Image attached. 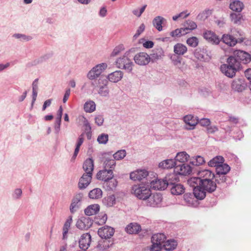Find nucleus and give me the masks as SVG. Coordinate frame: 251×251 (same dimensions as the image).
I'll use <instances>...</instances> for the list:
<instances>
[{
  "mask_svg": "<svg viewBox=\"0 0 251 251\" xmlns=\"http://www.w3.org/2000/svg\"><path fill=\"white\" fill-rule=\"evenodd\" d=\"M171 59L176 66H178L181 63V58L176 54L171 56Z\"/></svg>",
  "mask_w": 251,
  "mask_h": 251,
  "instance_id": "54",
  "label": "nucleus"
},
{
  "mask_svg": "<svg viewBox=\"0 0 251 251\" xmlns=\"http://www.w3.org/2000/svg\"><path fill=\"white\" fill-rule=\"evenodd\" d=\"M145 25L144 24H142L138 27L136 33L134 35L133 38H137L145 30Z\"/></svg>",
  "mask_w": 251,
  "mask_h": 251,
  "instance_id": "56",
  "label": "nucleus"
},
{
  "mask_svg": "<svg viewBox=\"0 0 251 251\" xmlns=\"http://www.w3.org/2000/svg\"><path fill=\"white\" fill-rule=\"evenodd\" d=\"M52 52H50L45 54L43 56L39 57L38 58H37L33 60L31 63V65L33 66H35L38 64L42 63L43 62L46 61L47 60L50 58L52 56Z\"/></svg>",
  "mask_w": 251,
  "mask_h": 251,
  "instance_id": "34",
  "label": "nucleus"
},
{
  "mask_svg": "<svg viewBox=\"0 0 251 251\" xmlns=\"http://www.w3.org/2000/svg\"><path fill=\"white\" fill-rule=\"evenodd\" d=\"M245 75L246 78L251 82V69H247L245 71Z\"/></svg>",
  "mask_w": 251,
  "mask_h": 251,
  "instance_id": "64",
  "label": "nucleus"
},
{
  "mask_svg": "<svg viewBox=\"0 0 251 251\" xmlns=\"http://www.w3.org/2000/svg\"><path fill=\"white\" fill-rule=\"evenodd\" d=\"M175 174H169L165 177V182L168 184V187L170 186V184H175L178 181V178Z\"/></svg>",
  "mask_w": 251,
  "mask_h": 251,
  "instance_id": "40",
  "label": "nucleus"
},
{
  "mask_svg": "<svg viewBox=\"0 0 251 251\" xmlns=\"http://www.w3.org/2000/svg\"><path fill=\"white\" fill-rule=\"evenodd\" d=\"M70 92H71V90H70V88L67 89L66 90V91H65V93L64 95L63 99V103H65L67 101V100H68V98L70 95Z\"/></svg>",
  "mask_w": 251,
  "mask_h": 251,
  "instance_id": "62",
  "label": "nucleus"
},
{
  "mask_svg": "<svg viewBox=\"0 0 251 251\" xmlns=\"http://www.w3.org/2000/svg\"><path fill=\"white\" fill-rule=\"evenodd\" d=\"M95 123L97 126H101L103 122V118L101 115H98L95 118Z\"/></svg>",
  "mask_w": 251,
  "mask_h": 251,
  "instance_id": "60",
  "label": "nucleus"
},
{
  "mask_svg": "<svg viewBox=\"0 0 251 251\" xmlns=\"http://www.w3.org/2000/svg\"><path fill=\"white\" fill-rule=\"evenodd\" d=\"M63 114V108L62 106H60L57 113V117L55 119V126H60L61 118Z\"/></svg>",
  "mask_w": 251,
  "mask_h": 251,
  "instance_id": "49",
  "label": "nucleus"
},
{
  "mask_svg": "<svg viewBox=\"0 0 251 251\" xmlns=\"http://www.w3.org/2000/svg\"><path fill=\"white\" fill-rule=\"evenodd\" d=\"M247 87L246 83L243 78H237L233 80L231 88L235 91L238 92L244 90Z\"/></svg>",
  "mask_w": 251,
  "mask_h": 251,
  "instance_id": "17",
  "label": "nucleus"
},
{
  "mask_svg": "<svg viewBox=\"0 0 251 251\" xmlns=\"http://www.w3.org/2000/svg\"><path fill=\"white\" fill-rule=\"evenodd\" d=\"M224 161L225 160L223 156H217L210 160L208 162V164L210 167H215L216 168H217V166H219L221 164L223 163Z\"/></svg>",
  "mask_w": 251,
  "mask_h": 251,
  "instance_id": "33",
  "label": "nucleus"
},
{
  "mask_svg": "<svg viewBox=\"0 0 251 251\" xmlns=\"http://www.w3.org/2000/svg\"><path fill=\"white\" fill-rule=\"evenodd\" d=\"M125 50L124 46L123 44H120L116 46L111 53L112 56H116Z\"/></svg>",
  "mask_w": 251,
  "mask_h": 251,
  "instance_id": "50",
  "label": "nucleus"
},
{
  "mask_svg": "<svg viewBox=\"0 0 251 251\" xmlns=\"http://www.w3.org/2000/svg\"><path fill=\"white\" fill-rule=\"evenodd\" d=\"M230 167L227 164H221L216 168V182L218 185H223L226 183L227 174L230 171Z\"/></svg>",
  "mask_w": 251,
  "mask_h": 251,
  "instance_id": "5",
  "label": "nucleus"
},
{
  "mask_svg": "<svg viewBox=\"0 0 251 251\" xmlns=\"http://www.w3.org/2000/svg\"><path fill=\"white\" fill-rule=\"evenodd\" d=\"M96 109V104L94 101L89 100L85 103L84 104V109L86 112L91 113Z\"/></svg>",
  "mask_w": 251,
  "mask_h": 251,
  "instance_id": "42",
  "label": "nucleus"
},
{
  "mask_svg": "<svg viewBox=\"0 0 251 251\" xmlns=\"http://www.w3.org/2000/svg\"><path fill=\"white\" fill-rule=\"evenodd\" d=\"M150 187L155 190H164L168 187V184L165 182V179L154 178L150 180Z\"/></svg>",
  "mask_w": 251,
  "mask_h": 251,
  "instance_id": "11",
  "label": "nucleus"
},
{
  "mask_svg": "<svg viewBox=\"0 0 251 251\" xmlns=\"http://www.w3.org/2000/svg\"><path fill=\"white\" fill-rule=\"evenodd\" d=\"M241 64L234 57L229 56L226 63L222 64L220 69L223 74L229 78L233 77L237 71L240 70Z\"/></svg>",
  "mask_w": 251,
  "mask_h": 251,
  "instance_id": "3",
  "label": "nucleus"
},
{
  "mask_svg": "<svg viewBox=\"0 0 251 251\" xmlns=\"http://www.w3.org/2000/svg\"><path fill=\"white\" fill-rule=\"evenodd\" d=\"M125 229L129 234H136L141 230V226L137 223H130L126 226Z\"/></svg>",
  "mask_w": 251,
  "mask_h": 251,
  "instance_id": "27",
  "label": "nucleus"
},
{
  "mask_svg": "<svg viewBox=\"0 0 251 251\" xmlns=\"http://www.w3.org/2000/svg\"><path fill=\"white\" fill-rule=\"evenodd\" d=\"M98 232L102 239H105L101 244L103 248L101 251H109L110 227L108 226L102 227L99 229Z\"/></svg>",
  "mask_w": 251,
  "mask_h": 251,
  "instance_id": "8",
  "label": "nucleus"
},
{
  "mask_svg": "<svg viewBox=\"0 0 251 251\" xmlns=\"http://www.w3.org/2000/svg\"><path fill=\"white\" fill-rule=\"evenodd\" d=\"M177 245V242L175 240H169L165 243L163 247L165 250L170 251L175 249Z\"/></svg>",
  "mask_w": 251,
  "mask_h": 251,
  "instance_id": "38",
  "label": "nucleus"
},
{
  "mask_svg": "<svg viewBox=\"0 0 251 251\" xmlns=\"http://www.w3.org/2000/svg\"><path fill=\"white\" fill-rule=\"evenodd\" d=\"M187 44L193 48L196 47L199 44V40L196 37H192L187 39Z\"/></svg>",
  "mask_w": 251,
  "mask_h": 251,
  "instance_id": "48",
  "label": "nucleus"
},
{
  "mask_svg": "<svg viewBox=\"0 0 251 251\" xmlns=\"http://www.w3.org/2000/svg\"><path fill=\"white\" fill-rule=\"evenodd\" d=\"M149 203L150 206L154 207L161 202L162 200V196L159 193L154 194L148 198Z\"/></svg>",
  "mask_w": 251,
  "mask_h": 251,
  "instance_id": "22",
  "label": "nucleus"
},
{
  "mask_svg": "<svg viewBox=\"0 0 251 251\" xmlns=\"http://www.w3.org/2000/svg\"><path fill=\"white\" fill-rule=\"evenodd\" d=\"M229 7L233 11L241 12L244 8V4L239 0H231Z\"/></svg>",
  "mask_w": 251,
  "mask_h": 251,
  "instance_id": "23",
  "label": "nucleus"
},
{
  "mask_svg": "<svg viewBox=\"0 0 251 251\" xmlns=\"http://www.w3.org/2000/svg\"><path fill=\"white\" fill-rule=\"evenodd\" d=\"M188 184L194 188V194L195 198L198 200H203L206 193H212L217 188L222 185H218L216 181L213 179H207L204 181L199 180L198 178H190L187 180Z\"/></svg>",
  "mask_w": 251,
  "mask_h": 251,
  "instance_id": "2",
  "label": "nucleus"
},
{
  "mask_svg": "<svg viewBox=\"0 0 251 251\" xmlns=\"http://www.w3.org/2000/svg\"><path fill=\"white\" fill-rule=\"evenodd\" d=\"M82 198V196L81 194H77L75 195L70 206V211L72 213H73L75 210V208L77 207L78 203L80 201Z\"/></svg>",
  "mask_w": 251,
  "mask_h": 251,
  "instance_id": "36",
  "label": "nucleus"
},
{
  "mask_svg": "<svg viewBox=\"0 0 251 251\" xmlns=\"http://www.w3.org/2000/svg\"><path fill=\"white\" fill-rule=\"evenodd\" d=\"M169 188L170 189L171 192L174 195H179L184 192V186L178 183L170 184Z\"/></svg>",
  "mask_w": 251,
  "mask_h": 251,
  "instance_id": "21",
  "label": "nucleus"
},
{
  "mask_svg": "<svg viewBox=\"0 0 251 251\" xmlns=\"http://www.w3.org/2000/svg\"><path fill=\"white\" fill-rule=\"evenodd\" d=\"M177 162H175L174 160L170 159H166L162 161L159 164V167L163 169H168L172 168H176V166Z\"/></svg>",
  "mask_w": 251,
  "mask_h": 251,
  "instance_id": "24",
  "label": "nucleus"
},
{
  "mask_svg": "<svg viewBox=\"0 0 251 251\" xmlns=\"http://www.w3.org/2000/svg\"><path fill=\"white\" fill-rule=\"evenodd\" d=\"M92 173H84L80 178L78 184V187L80 189L86 188L90 183L92 180Z\"/></svg>",
  "mask_w": 251,
  "mask_h": 251,
  "instance_id": "16",
  "label": "nucleus"
},
{
  "mask_svg": "<svg viewBox=\"0 0 251 251\" xmlns=\"http://www.w3.org/2000/svg\"><path fill=\"white\" fill-rule=\"evenodd\" d=\"M229 18L233 24L237 25H240L242 20H243V15L241 12L231 13L229 15Z\"/></svg>",
  "mask_w": 251,
  "mask_h": 251,
  "instance_id": "25",
  "label": "nucleus"
},
{
  "mask_svg": "<svg viewBox=\"0 0 251 251\" xmlns=\"http://www.w3.org/2000/svg\"><path fill=\"white\" fill-rule=\"evenodd\" d=\"M123 76V73L121 71H116L111 73V82H117L119 81Z\"/></svg>",
  "mask_w": 251,
  "mask_h": 251,
  "instance_id": "37",
  "label": "nucleus"
},
{
  "mask_svg": "<svg viewBox=\"0 0 251 251\" xmlns=\"http://www.w3.org/2000/svg\"><path fill=\"white\" fill-rule=\"evenodd\" d=\"M83 169L86 173H92L94 170V161L92 159H87L83 165Z\"/></svg>",
  "mask_w": 251,
  "mask_h": 251,
  "instance_id": "29",
  "label": "nucleus"
},
{
  "mask_svg": "<svg viewBox=\"0 0 251 251\" xmlns=\"http://www.w3.org/2000/svg\"><path fill=\"white\" fill-rule=\"evenodd\" d=\"M165 19L161 16L156 17L152 21L153 26L159 31L162 30V24Z\"/></svg>",
  "mask_w": 251,
  "mask_h": 251,
  "instance_id": "35",
  "label": "nucleus"
},
{
  "mask_svg": "<svg viewBox=\"0 0 251 251\" xmlns=\"http://www.w3.org/2000/svg\"><path fill=\"white\" fill-rule=\"evenodd\" d=\"M83 141H84L83 134H82L79 136V137L78 139V141L76 144V146L73 156L72 158V160H74L75 159L76 157L77 156V155L79 151L80 147L82 144Z\"/></svg>",
  "mask_w": 251,
  "mask_h": 251,
  "instance_id": "41",
  "label": "nucleus"
},
{
  "mask_svg": "<svg viewBox=\"0 0 251 251\" xmlns=\"http://www.w3.org/2000/svg\"><path fill=\"white\" fill-rule=\"evenodd\" d=\"M184 26L185 28H187V31H189V32L190 31L196 29L197 27L196 23L191 20H187L185 23Z\"/></svg>",
  "mask_w": 251,
  "mask_h": 251,
  "instance_id": "46",
  "label": "nucleus"
},
{
  "mask_svg": "<svg viewBox=\"0 0 251 251\" xmlns=\"http://www.w3.org/2000/svg\"><path fill=\"white\" fill-rule=\"evenodd\" d=\"M206 130L208 134H212L218 130L217 126H205Z\"/></svg>",
  "mask_w": 251,
  "mask_h": 251,
  "instance_id": "61",
  "label": "nucleus"
},
{
  "mask_svg": "<svg viewBox=\"0 0 251 251\" xmlns=\"http://www.w3.org/2000/svg\"><path fill=\"white\" fill-rule=\"evenodd\" d=\"M205 54V50L201 48L196 49L194 52V56L200 60H202L204 59Z\"/></svg>",
  "mask_w": 251,
  "mask_h": 251,
  "instance_id": "43",
  "label": "nucleus"
},
{
  "mask_svg": "<svg viewBox=\"0 0 251 251\" xmlns=\"http://www.w3.org/2000/svg\"><path fill=\"white\" fill-rule=\"evenodd\" d=\"M230 57H234L241 64L242 62L244 64H247L251 61V55L248 52L241 50H236L233 52V55Z\"/></svg>",
  "mask_w": 251,
  "mask_h": 251,
  "instance_id": "10",
  "label": "nucleus"
},
{
  "mask_svg": "<svg viewBox=\"0 0 251 251\" xmlns=\"http://www.w3.org/2000/svg\"><path fill=\"white\" fill-rule=\"evenodd\" d=\"M100 211V206L98 204H94L88 206L84 210L85 214L88 216L96 214Z\"/></svg>",
  "mask_w": 251,
  "mask_h": 251,
  "instance_id": "26",
  "label": "nucleus"
},
{
  "mask_svg": "<svg viewBox=\"0 0 251 251\" xmlns=\"http://www.w3.org/2000/svg\"><path fill=\"white\" fill-rule=\"evenodd\" d=\"M92 221L90 218L83 217L77 221L76 226L79 229L87 230L92 226Z\"/></svg>",
  "mask_w": 251,
  "mask_h": 251,
  "instance_id": "15",
  "label": "nucleus"
},
{
  "mask_svg": "<svg viewBox=\"0 0 251 251\" xmlns=\"http://www.w3.org/2000/svg\"><path fill=\"white\" fill-rule=\"evenodd\" d=\"M108 140V135L101 134L99 136L98 138V141L101 144H105L106 143Z\"/></svg>",
  "mask_w": 251,
  "mask_h": 251,
  "instance_id": "57",
  "label": "nucleus"
},
{
  "mask_svg": "<svg viewBox=\"0 0 251 251\" xmlns=\"http://www.w3.org/2000/svg\"><path fill=\"white\" fill-rule=\"evenodd\" d=\"M179 32V29L177 28L171 31L170 32V35L173 37H181Z\"/></svg>",
  "mask_w": 251,
  "mask_h": 251,
  "instance_id": "63",
  "label": "nucleus"
},
{
  "mask_svg": "<svg viewBox=\"0 0 251 251\" xmlns=\"http://www.w3.org/2000/svg\"><path fill=\"white\" fill-rule=\"evenodd\" d=\"M132 50L133 49L129 50L126 51L122 57L117 58L114 63V65L119 69H124L128 73H131L133 70L134 64L131 59L129 58V55Z\"/></svg>",
  "mask_w": 251,
  "mask_h": 251,
  "instance_id": "4",
  "label": "nucleus"
},
{
  "mask_svg": "<svg viewBox=\"0 0 251 251\" xmlns=\"http://www.w3.org/2000/svg\"><path fill=\"white\" fill-rule=\"evenodd\" d=\"M89 196L90 199H98L101 197L102 191L99 188L94 189L89 192Z\"/></svg>",
  "mask_w": 251,
  "mask_h": 251,
  "instance_id": "39",
  "label": "nucleus"
},
{
  "mask_svg": "<svg viewBox=\"0 0 251 251\" xmlns=\"http://www.w3.org/2000/svg\"><path fill=\"white\" fill-rule=\"evenodd\" d=\"M161 53H153L150 55V62L151 61L154 62L161 58Z\"/></svg>",
  "mask_w": 251,
  "mask_h": 251,
  "instance_id": "55",
  "label": "nucleus"
},
{
  "mask_svg": "<svg viewBox=\"0 0 251 251\" xmlns=\"http://www.w3.org/2000/svg\"><path fill=\"white\" fill-rule=\"evenodd\" d=\"M192 171L191 166L185 163L178 164L177 163L174 169V173L179 175L186 176L189 175Z\"/></svg>",
  "mask_w": 251,
  "mask_h": 251,
  "instance_id": "13",
  "label": "nucleus"
},
{
  "mask_svg": "<svg viewBox=\"0 0 251 251\" xmlns=\"http://www.w3.org/2000/svg\"><path fill=\"white\" fill-rule=\"evenodd\" d=\"M109 161L106 160L104 163V169L100 170L97 174V178L99 180L108 183L110 180V164Z\"/></svg>",
  "mask_w": 251,
  "mask_h": 251,
  "instance_id": "9",
  "label": "nucleus"
},
{
  "mask_svg": "<svg viewBox=\"0 0 251 251\" xmlns=\"http://www.w3.org/2000/svg\"><path fill=\"white\" fill-rule=\"evenodd\" d=\"M150 55L147 53L141 52L134 56V60L136 64L140 66H145L150 62Z\"/></svg>",
  "mask_w": 251,
  "mask_h": 251,
  "instance_id": "12",
  "label": "nucleus"
},
{
  "mask_svg": "<svg viewBox=\"0 0 251 251\" xmlns=\"http://www.w3.org/2000/svg\"><path fill=\"white\" fill-rule=\"evenodd\" d=\"M166 239L165 235L163 233H157L154 234L151 237V242H156V244L161 246L162 244L164 242Z\"/></svg>",
  "mask_w": 251,
  "mask_h": 251,
  "instance_id": "32",
  "label": "nucleus"
},
{
  "mask_svg": "<svg viewBox=\"0 0 251 251\" xmlns=\"http://www.w3.org/2000/svg\"><path fill=\"white\" fill-rule=\"evenodd\" d=\"M183 121L188 126H197L199 123L197 117H194L192 115H186L183 117Z\"/></svg>",
  "mask_w": 251,
  "mask_h": 251,
  "instance_id": "28",
  "label": "nucleus"
},
{
  "mask_svg": "<svg viewBox=\"0 0 251 251\" xmlns=\"http://www.w3.org/2000/svg\"><path fill=\"white\" fill-rule=\"evenodd\" d=\"M189 157V155L186 152L183 151L177 153L174 160L177 162V164H180L187 161Z\"/></svg>",
  "mask_w": 251,
  "mask_h": 251,
  "instance_id": "30",
  "label": "nucleus"
},
{
  "mask_svg": "<svg viewBox=\"0 0 251 251\" xmlns=\"http://www.w3.org/2000/svg\"><path fill=\"white\" fill-rule=\"evenodd\" d=\"M131 192L139 199L143 200H147L151 194L150 189L142 185L133 186Z\"/></svg>",
  "mask_w": 251,
  "mask_h": 251,
  "instance_id": "7",
  "label": "nucleus"
},
{
  "mask_svg": "<svg viewBox=\"0 0 251 251\" xmlns=\"http://www.w3.org/2000/svg\"><path fill=\"white\" fill-rule=\"evenodd\" d=\"M195 161H191V163L194 165L199 166L202 165L205 162L204 159L203 157L201 156H197L195 158Z\"/></svg>",
  "mask_w": 251,
  "mask_h": 251,
  "instance_id": "52",
  "label": "nucleus"
},
{
  "mask_svg": "<svg viewBox=\"0 0 251 251\" xmlns=\"http://www.w3.org/2000/svg\"><path fill=\"white\" fill-rule=\"evenodd\" d=\"M91 242V236L89 233H84L82 234L79 241V246L80 248L85 251L88 248Z\"/></svg>",
  "mask_w": 251,
  "mask_h": 251,
  "instance_id": "18",
  "label": "nucleus"
},
{
  "mask_svg": "<svg viewBox=\"0 0 251 251\" xmlns=\"http://www.w3.org/2000/svg\"><path fill=\"white\" fill-rule=\"evenodd\" d=\"M13 37L19 39L21 41H28L31 40L32 38L30 36L26 35L24 34L15 33L13 35Z\"/></svg>",
  "mask_w": 251,
  "mask_h": 251,
  "instance_id": "45",
  "label": "nucleus"
},
{
  "mask_svg": "<svg viewBox=\"0 0 251 251\" xmlns=\"http://www.w3.org/2000/svg\"><path fill=\"white\" fill-rule=\"evenodd\" d=\"M194 197H195L194 192L193 193H186L183 195L184 201L188 203H192Z\"/></svg>",
  "mask_w": 251,
  "mask_h": 251,
  "instance_id": "51",
  "label": "nucleus"
},
{
  "mask_svg": "<svg viewBox=\"0 0 251 251\" xmlns=\"http://www.w3.org/2000/svg\"><path fill=\"white\" fill-rule=\"evenodd\" d=\"M201 126H210L211 122L209 119L202 118L199 119V123Z\"/></svg>",
  "mask_w": 251,
  "mask_h": 251,
  "instance_id": "58",
  "label": "nucleus"
},
{
  "mask_svg": "<svg viewBox=\"0 0 251 251\" xmlns=\"http://www.w3.org/2000/svg\"><path fill=\"white\" fill-rule=\"evenodd\" d=\"M210 12L209 10H204L200 13L197 17V19L199 20H202L206 19L208 17L209 14Z\"/></svg>",
  "mask_w": 251,
  "mask_h": 251,
  "instance_id": "53",
  "label": "nucleus"
},
{
  "mask_svg": "<svg viewBox=\"0 0 251 251\" xmlns=\"http://www.w3.org/2000/svg\"><path fill=\"white\" fill-rule=\"evenodd\" d=\"M72 219L70 218L68 219L65 223L63 227V239H65L67 238V234L70 227Z\"/></svg>",
  "mask_w": 251,
  "mask_h": 251,
  "instance_id": "44",
  "label": "nucleus"
},
{
  "mask_svg": "<svg viewBox=\"0 0 251 251\" xmlns=\"http://www.w3.org/2000/svg\"><path fill=\"white\" fill-rule=\"evenodd\" d=\"M203 37L212 44H218L221 41L219 37L211 31H205L203 34Z\"/></svg>",
  "mask_w": 251,
  "mask_h": 251,
  "instance_id": "20",
  "label": "nucleus"
},
{
  "mask_svg": "<svg viewBox=\"0 0 251 251\" xmlns=\"http://www.w3.org/2000/svg\"><path fill=\"white\" fill-rule=\"evenodd\" d=\"M187 51V47L182 44L177 43L174 47V51L177 55H183Z\"/></svg>",
  "mask_w": 251,
  "mask_h": 251,
  "instance_id": "31",
  "label": "nucleus"
},
{
  "mask_svg": "<svg viewBox=\"0 0 251 251\" xmlns=\"http://www.w3.org/2000/svg\"><path fill=\"white\" fill-rule=\"evenodd\" d=\"M149 175V172L145 170H140L131 172L130 174L131 179L136 181H140L147 177Z\"/></svg>",
  "mask_w": 251,
  "mask_h": 251,
  "instance_id": "19",
  "label": "nucleus"
},
{
  "mask_svg": "<svg viewBox=\"0 0 251 251\" xmlns=\"http://www.w3.org/2000/svg\"><path fill=\"white\" fill-rule=\"evenodd\" d=\"M152 243V245L150 248V251H160L162 248V246H159L156 244V242Z\"/></svg>",
  "mask_w": 251,
  "mask_h": 251,
  "instance_id": "59",
  "label": "nucleus"
},
{
  "mask_svg": "<svg viewBox=\"0 0 251 251\" xmlns=\"http://www.w3.org/2000/svg\"><path fill=\"white\" fill-rule=\"evenodd\" d=\"M126 155V151L125 150L118 151L113 155L114 158L117 160L122 159Z\"/></svg>",
  "mask_w": 251,
  "mask_h": 251,
  "instance_id": "47",
  "label": "nucleus"
},
{
  "mask_svg": "<svg viewBox=\"0 0 251 251\" xmlns=\"http://www.w3.org/2000/svg\"><path fill=\"white\" fill-rule=\"evenodd\" d=\"M107 67L105 63L97 64L87 74V78L92 80L91 86L94 88L99 87V94L103 97L108 96L109 92L108 84L110 81V74L105 75L102 74Z\"/></svg>",
  "mask_w": 251,
  "mask_h": 251,
  "instance_id": "1",
  "label": "nucleus"
},
{
  "mask_svg": "<svg viewBox=\"0 0 251 251\" xmlns=\"http://www.w3.org/2000/svg\"><path fill=\"white\" fill-rule=\"evenodd\" d=\"M197 177H192L191 178H198L199 180L204 181L207 179H213L215 178L216 180V175L210 170H202L200 171L197 173Z\"/></svg>",
  "mask_w": 251,
  "mask_h": 251,
  "instance_id": "14",
  "label": "nucleus"
},
{
  "mask_svg": "<svg viewBox=\"0 0 251 251\" xmlns=\"http://www.w3.org/2000/svg\"><path fill=\"white\" fill-rule=\"evenodd\" d=\"M236 33L234 35L229 34H224L222 38L223 42L230 47L234 46L238 42L242 43L244 38L242 36V32L240 31H236Z\"/></svg>",
  "mask_w": 251,
  "mask_h": 251,
  "instance_id": "6",
  "label": "nucleus"
}]
</instances>
